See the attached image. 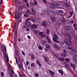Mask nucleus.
<instances>
[{"mask_svg": "<svg viewBox=\"0 0 77 77\" xmlns=\"http://www.w3.org/2000/svg\"><path fill=\"white\" fill-rule=\"evenodd\" d=\"M21 51L22 52V54L24 56H25V53H24V52L23 51Z\"/></svg>", "mask_w": 77, "mask_h": 77, "instance_id": "obj_40", "label": "nucleus"}, {"mask_svg": "<svg viewBox=\"0 0 77 77\" xmlns=\"http://www.w3.org/2000/svg\"><path fill=\"white\" fill-rule=\"evenodd\" d=\"M66 54H62V56L63 57H66Z\"/></svg>", "mask_w": 77, "mask_h": 77, "instance_id": "obj_42", "label": "nucleus"}, {"mask_svg": "<svg viewBox=\"0 0 77 77\" xmlns=\"http://www.w3.org/2000/svg\"><path fill=\"white\" fill-rule=\"evenodd\" d=\"M47 39L48 42H49V43H51V41H50V39H48V38H47Z\"/></svg>", "mask_w": 77, "mask_h": 77, "instance_id": "obj_55", "label": "nucleus"}, {"mask_svg": "<svg viewBox=\"0 0 77 77\" xmlns=\"http://www.w3.org/2000/svg\"><path fill=\"white\" fill-rule=\"evenodd\" d=\"M46 43H47L46 42L44 41H43L42 43V44H43V45H45V44H46Z\"/></svg>", "mask_w": 77, "mask_h": 77, "instance_id": "obj_44", "label": "nucleus"}, {"mask_svg": "<svg viewBox=\"0 0 77 77\" xmlns=\"http://www.w3.org/2000/svg\"><path fill=\"white\" fill-rule=\"evenodd\" d=\"M74 23V21L73 20H71L70 21V23H71V24H73Z\"/></svg>", "mask_w": 77, "mask_h": 77, "instance_id": "obj_56", "label": "nucleus"}, {"mask_svg": "<svg viewBox=\"0 0 77 77\" xmlns=\"http://www.w3.org/2000/svg\"><path fill=\"white\" fill-rule=\"evenodd\" d=\"M63 5H64V6H66V8H68L69 7V6H70V5H69V3H68L66 2H65V3H64L63 4Z\"/></svg>", "mask_w": 77, "mask_h": 77, "instance_id": "obj_13", "label": "nucleus"}, {"mask_svg": "<svg viewBox=\"0 0 77 77\" xmlns=\"http://www.w3.org/2000/svg\"><path fill=\"white\" fill-rule=\"evenodd\" d=\"M31 11L33 14H34V15H35V11L33 9V8H31Z\"/></svg>", "mask_w": 77, "mask_h": 77, "instance_id": "obj_26", "label": "nucleus"}, {"mask_svg": "<svg viewBox=\"0 0 77 77\" xmlns=\"http://www.w3.org/2000/svg\"><path fill=\"white\" fill-rule=\"evenodd\" d=\"M11 72L10 73V75L11 77H14V75H13V74H14V70L12 69H11Z\"/></svg>", "mask_w": 77, "mask_h": 77, "instance_id": "obj_12", "label": "nucleus"}, {"mask_svg": "<svg viewBox=\"0 0 77 77\" xmlns=\"http://www.w3.org/2000/svg\"><path fill=\"white\" fill-rule=\"evenodd\" d=\"M18 67L19 68H21L23 67V66H22V64L21 63H20L18 65Z\"/></svg>", "mask_w": 77, "mask_h": 77, "instance_id": "obj_33", "label": "nucleus"}, {"mask_svg": "<svg viewBox=\"0 0 77 77\" xmlns=\"http://www.w3.org/2000/svg\"><path fill=\"white\" fill-rule=\"evenodd\" d=\"M75 53H76V51L74 50H72L69 52V54L72 55Z\"/></svg>", "mask_w": 77, "mask_h": 77, "instance_id": "obj_7", "label": "nucleus"}, {"mask_svg": "<svg viewBox=\"0 0 77 77\" xmlns=\"http://www.w3.org/2000/svg\"><path fill=\"white\" fill-rule=\"evenodd\" d=\"M3 47H4L5 48V53H6V54H5V57L7 58V60L8 61L7 63H8L9 62V57H8V54L6 53V48L5 47V46H3Z\"/></svg>", "mask_w": 77, "mask_h": 77, "instance_id": "obj_4", "label": "nucleus"}, {"mask_svg": "<svg viewBox=\"0 0 77 77\" xmlns=\"http://www.w3.org/2000/svg\"><path fill=\"white\" fill-rule=\"evenodd\" d=\"M54 47H55L56 49H57L58 50H59L60 49V47L58 45H57V44H54Z\"/></svg>", "mask_w": 77, "mask_h": 77, "instance_id": "obj_17", "label": "nucleus"}, {"mask_svg": "<svg viewBox=\"0 0 77 77\" xmlns=\"http://www.w3.org/2000/svg\"><path fill=\"white\" fill-rule=\"evenodd\" d=\"M36 63L37 64H38L39 66H42V65H41V64L39 63V62L38 61H36Z\"/></svg>", "mask_w": 77, "mask_h": 77, "instance_id": "obj_25", "label": "nucleus"}, {"mask_svg": "<svg viewBox=\"0 0 77 77\" xmlns=\"http://www.w3.org/2000/svg\"><path fill=\"white\" fill-rule=\"evenodd\" d=\"M26 25L27 26H28V27H30V26H31V24H30V23L29 22H26Z\"/></svg>", "mask_w": 77, "mask_h": 77, "instance_id": "obj_27", "label": "nucleus"}, {"mask_svg": "<svg viewBox=\"0 0 77 77\" xmlns=\"http://www.w3.org/2000/svg\"><path fill=\"white\" fill-rule=\"evenodd\" d=\"M59 59L61 61H64V58L59 57Z\"/></svg>", "mask_w": 77, "mask_h": 77, "instance_id": "obj_32", "label": "nucleus"}, {"mask_svg": "<svg viewBox=\"0 0 77 77\" xmlns=\"http://www.w3.org/2000/svg\"><path fill=\"white\" fill-rule=\"evenodd\" d=\"M64 28L65 30H67V31H69V30H71V27L68 26H64Z\"/></svg>", "mask_w": 77, "mask_h": 77, "instance_id": "obj_6", "label": "nucleus"}, {"mask_svg": "<svg viewBox=\"0 0 77 77\" xmlns=\"http://www.w3.org/2000/svg\"><path fill=\"white\" fill-rule=\"evenodd\" d=\"M51 19L52 21H54V22L56 21V18L55 17H51Z\"/></svg>", "mask_w": 77, "mask_h": 77, "instance_id": "obj_20", "label": "nucleus"}, {"mask_svg": "<svg viewBox=\"0 0 77 77\" xmlns=\"http://www.w3.org/2000/svg\"><path fill=\"white\" fill-rule=\"evenodd\" d=\"M29 62L27 61L26 63V65H27V66H28L29 65Z\"/></svg>", "mask_w": 77, "mask_h": 77, "instance_id": "obj_62", "label": "nucleus"}, {"mask_svg": "<svg viewBox=\"0 0 77 77\" xmlns=\"http://www.w3.org/2000/svg\"><path fill=\"white\" fill-rule=\"evenodd\" d=\"M63 53L64 54H66L67 53V51L65 50H64L63 51Z\"/></svg>", "mask_w": 77, "mask_h": 77, "instance_id": "obj_39", "label": "nucleus"}, {"mask_svg": "<svg viewBox=\"0 0 77 77\" xmlns=\"http://www.w3.org/2000/svg\"><path fill=\"white\" fill-rule=\"evenodd\" d=\"M73 27H76V26H77V24H74L73 25Z\"/></svg>", "mask_w": 77, "mask_h": 77, "instance_id": "obj_64", "label": "nucleus"}, {"mask_svg": "<svg viewBox=\"0 0 77 77\" xmlns=\"http://www.w3.org/2000/svg\"><path fill=\"white\" fill-rule=\"evenodd\" d=\"M46 46L47 48H50V45L48 44H46Z\"/></svg>", "mask_w": 77, "mask_h": 77, "instance_id": "obj_45", "label": "nucleus"}, {"mask_svg": "<svg viewBox=\"0 0 77 77\" xmlns=\"http://www.w3.org/2000/svg\"><path fill=\"white\" fill-rule=\"evenodd\" d=\"M64 42H65V43H66L67 45H70L71 44L70 42H69V40L67 39H65L64 40Z\"/></svg>", "mask_w": 77, "mask_h": 77, "instance_id": "obj_8", "label": "nucleus"}, {"mask_svg": "<svg viewBox=\"0 0 77 77\" xmlns=\"http://www.w3.org/2000/svg\"><path fill=\"white\" fill-rule=\"evenodd\" d=\"M65 66V68L67 70L68 69H69V65H68V64H64Z\"/></svg>", "mask_w": 77, "mask_h": 77, "instance_id": "obj_16", "label": "nucleus"}, {"mask_svg": "<svg viewBox=\"0 0 77 77\" xmlns=\"http://www.w3.org/2000/svg\"><path fill=\"white\" fill-rule=\"evenodd\" d=\"M31 21L32 22H35V19L33 18H32L31 19Z\"/></svg>", "mask_w": 77, "mask_h": 77, "instance_id": "obj_50", "label": "nucleus"}, {"mask_svg": "<svg viewBox=\"0 0 77 77\" xmlns=\"http://www.w3.org/2000/svg\"><path fill=\"white\" fill-rule=\"evenodd\" d=\"M16 63L18 65V59L17 58L16 59Z\"/></svg>", "mask_w": 77, "mask_h": 77, "instance_id": "obj_59", "label": "nucleus"}, {"mask_svg": "<svg viewBox=\"0 0 77 77\" xmlns=\"http://www.w3.org/2000/svg\"><path fill=\"white\" fill-rule=\"evenodd\" d=\"M59 73H61V75H62L63 74V72H62V71L61 70H59Z\"/></svg>", "mask_w": 77, "mask_h": 77, "instance_id": "obj_35", "label": "nucleus"}, {"mask_svg": "<svg viewBox=\"0 0 77 77\" xmlns=\"http://www.w3.org/2000/svg\"><path fill=\"white\" fill-rule=\"evenodd\" d=\"M77 59L75 57H74L73 58V60H74V61H76V60Z\"/></svg>", "mask_w": 77, "mask_h": 77, "instance_id": "obj_61", "label": "nucleus"}, {"mask_svg": "<svg viewBox=\"0 0 77 77\" xmlns=\"http://www.w3.org/2000/svg\"><path fill=\"white\" fill-rule=\"evenodd\" d=\"M30 20H31V19L30 18H28L26 21V23H27V22L29 21H30Z\"/></svg>", "mask_w": 77, "mask_h": 77, "instance_id": "obj_48", "label": "nucleus"}, {"mask_svg": "<svg viewBox=\"0 0 77 77\" xmlns=\"http://www.w3.org/2000/svg\"><path fill=\"white\" fill-rule=\"evenodd\" d=\"M35 77H39V74L38 73H35Z\"/></svg>", "mask_w": 77, "mask_h": 77, "instance_id": "obj_38", "label": "nucleus"}, {"mask_svg": "<svg viewBox=\"0 0 77 77\" xmlns=\"http://www.w3.org/2000/svg\"><path fill=\"white\" fill-rule=\"evenodd\" d=\"M70 65L71 66V67L73 68V69H74V70H75V71H76V70H75V65L71 63H70Z\"/></svg>", "mask_w": 77, "mask_h": 77, "instance_id": "obj_11", "label": "nucleus"}, {"mask_svg": "<svg viewBox=\"0 0 77 77\" xmlns=\"http://www.w3.org/2000/svg\"><path fill=\"white\" fill-rule=\"evenodd\" d=\"M47 21H44L42 23V25L43 26H44V27H45L46 26H47Z\"/></svg>", "mask_w": 77, "mask_h": 77, "instance_id": "obj_10", "label": "nucleus"}, {"mask_svg": "<svg viewBox=\"0 0 77 77\" xmlns=\"http://www.w3.org/2000/svg\"><path fill=\"white\" fill-rule=\"evenodd\" d=\"M47 25L48 26H51V23H50L49 22H48V21H47Z\"/></svg>", "mask_w": 77, "mask_h": 77, "instance_id": "obj_37", "label": "nucleus"}, {"mask_svg": "<svg viewBox=\"0 0 77 77\" xmlns=\"http://www.w3.org/2000/svg\"><path fill=\"white\" fill-rule=\"evenodd\" d=\"M49 73H50L52 75H54V72H52L51 70H49Z\"/></svg>", "mask_w": 77, "mask_h": 77, "instance_id": "obj_23", "label": "nucleus"}, {"mask_svg": "<svg viewBox=\"0 0 77 77\" xmlns=\"http://www.w3.org/2000/svg\"><path fill=\"white\" fill-rule=\"evenodd\" d=\"M58 13L60 14H62L63 13V10H59L58 11Z\"/></svg>", "mask_w": 77, "mask_h": 77, "instance_id": "obj_22", "label": "nucleus"}, {"mask_svg": "<svg viewBox=\"0 0 77 77\" xmlns=\"http://www.w3.org/2000/svg\"><path fill=\"white\" fill-rule=\"evenodd\" d=\"M18 56V52L17 51L15 50L14 53V56L15 57H17Z\"/></svg>", "mask_w": 77, "mask_h": 77, "instance_id": "obj_21", "label": "nucleus"}, {"mask_svg": "<svg viewBox=\"0 0 77 77\" xmlns=\"http://www.w3.org/2000/svg\"><path fill=\"white\" fill-rule=\"evenodd\" d=\"M1 76L2 77H3V75H4V73H3V72H1Z\"/></svg>", "mask_w": 77, "mask_h": 77, "instance_id": "obj_53", "label": "nucleus"}, {"mask_svg": "<svg viewBox=\"0 0 77 77\" xmlns=\"http://www.w3.org/2000/svg\"><path fill=\"white\" fill-rule=\"evenodd\" d=\"M54 3L55 7L57 6H59V4L57 2H54Z\"/></svg>", "mask_w": 77, "mask_h": 77, "instance_id": "obj_31", "label": "nucleus"}, {"mask_svg": "<svg viewBox=\"0 0 77 77\" xmlns=\"http://www.w3.org/2000/svg\"><path fill=\"white\" fill-rule=\"evenodd\" d=\"M70 33L72 36H75L74 35V32L73 31H70Z\"/></svg>", "mask_w": 77, "mask_h": 77, "instance_id": "obj_28", "label": "nucleus"}, {"mask_svg": "<svg viewBox=\"0 0 77 77\" xmlns=\"http://www.w3.org/2000/svg\"><path fill=\"white\" fill-rule=\"evenodd\" d=\"M26 14H30V10H27L26 12H25Z\"/></svg>", "mask_w": 77, "mask_h": 77, "instance_id": "obj_29", "label": "nucleus"}, {"mask_svg": "<svg viewBox=\"0 0 77 77\" xmlns=\"http://www.w3.org/2000/svg\"><path fill=\"white\" fill-rule=\"evenodd\" d=\"M46 32L48 35V34H49V32H50V31L48 30L47 29Z\"/></svg>", "mask_w": 77, "mask_h": 77, "instance_id": "obj_54", "label": "nucleus"}, {"mask_svg": "<svg viewBox=\"0 0 77 77\" xmlns=\"http://www.w3.org/2000/svg\"><path fill=\"white\" fill-rule=\"evenodd\" d=\"M45 61L46 62H48V61H49V59L46 56H45L43 57Z\"/></svg>", "mask_w": 77, "mask_h": 77, "instance_id": "obj_14", "label": "nucleus"}, {"mask_svg": "<svg viewBox=\"0 0 77 77\" xmlns=\"http://www.w3.org/2000/svg\"><path fill=\"white\" fill-rule=\"evenodd\" d=\"M37 3H36V2L34 1V6H37Z\"/></svg>", "mask_w": 77, "mask_h": 77, "instance_id": "obj_51", "label": "nucleus"}, {"mask_svg": "<svg viewBox=\"0 0 77 77\" xmlns=\"http://www.w3.org/2000/svg\"><path fill=\"white\" fill-rule=\"evenodd\" d=\"M24 8V5H22L20 7V10H22V9H23Z\"/></svg>", "mask_w": 77, "mask_h": 77, "instance_id": "obj_41", "label": "nucleus"}, {"mask_svg": "<svg viewBox=\"0 0 77 77\" xmlns=\"http://www.w3.org/2000/svg\"><path fill=\"white\" fill-rule=\"evenodd\" d=\"M38 48L39 50H42L43 48H42V47L40 45L38 46Z\"/></svg>", "mask_w": 77, "mask_h": 77, "instance_id": "obj_30", "label": "nucleus"}, {"mask_svg": "<svg viewBox=\"0 0 77 77\" xmlns=\"http://www.w3.org/2000/svg\"><path fill=\"white\" fill-rule=\"evenodd\" d=\"M55 57H56V58H58V54H56L54 55Z\"/></svg>", "mask_w": 77, "mask_h": 77, "instance_id": "obj_57", "label": "nucleus"}, {"mask_svg": "<svg viewBox=\"0 0 77 77\" xmlns=\"http://www.w3.org/2000/svg\"><path fill=\"white\" fill-rule=\"evenodd\" d=\"M31 60H33L34 59H35V55L33 54H31Z\"/></svg>", "mask_w": 77, "mask_h": 77, "instance_id": "obj_18", "label": "nucleus"}, {"mask_svg": "<svg viewBox=\"0 0 77 77\" xmlns=\"http://www.w3.org/2000/svg\"><path fill=\"white\" fill-rule=\"evenodd\" d=\"M20 17V15L19 14V12L18 11H16L15 12V18L16 20H17V19H19Z\"/></svg>", "mask_w": 77, "mask_h": 77, "instance_id": "obj_2", "label": "nucleus"}, {"mask_svg": "<svg viewBox=\"0 0 77 77\" xmlns=\"http://www.w3.org/2000/svg\"><path fill=\"white\" fill-rule=\"evenodd\" d=\"M31 28L32 29H33V30H35V29H36L37 27V26L35 24H33L31 25Z\"/></svg>", "mask_w": 77, "mask_h": 77, "instance_id": "obj_9", "label": "nucleus"}, {"mask_svg": "<svg viewBox=\"0 0 77 77\" xmlns=\"http://www.w3.org/2000/svg\"><path fill=\"white\" fill-rule=\"evenodd\" d=\"M60 36L61 37H62V38H65V36H64V34L63 33H61L60 35Z\"/></svg>", "mask_w": 77, "mask_h": 77, "instance_id": "obj_34", "label": "nucleus"}, {"mask_svg": "<svg viewBox=\"0 0 77 77\" xmlns=\"http://www.w3.org/2000/svg\"><path fill=\"white\" fill-rule=\"evenodd\" d=\"M38 35H40V37L41 38H45V35L44 34V32H39L38 33Z\"/></svg>", "mask_w": 77, "mask_h": 77, "instance_id": "obj_5", "label": "nucleus"}, {"mask_svg": "<svg viewBox=\"0 0 77 77\" xmlns=\"http://www.w3.org/2000/svg\"><path fill=\"white\" fill-rule=\"evenodd\" d=\"M56 12H54L53 11H51L50 12V15H54L55 14H56L55 13Z\"/></svg>", "mask_w": 77, "mask_h": 77, "instance_id": "obj_19", "label": "nucleus"}, {"mask_svg": "<svg viewBox=\"0 0 77 77\" xmlns=\"http://www.w3.org/2000/svg\"><path fill=\"white\" fill-rule=\"evenodd\" d=\"M69 14H70V16H71V17H72V15H73V14H74V13H73V12H69Z\"/></svg>", "mask_w": 77, "mask_h": 77, "instance_id": "obj_47", "label": "nucleus"}, {"mask_svg": "<svg viewBox=\"0 0 77 77\" xmlns=\"http://www.w3.org/2000/svg\"><path fill=\"white\" fill-rule=\"evenodd\" d=\"M54 37H53L52 39L53 41L55 42H57V39H58V36L55 32L54 33Z\"/></svg>", "mask_w": 77, "mask_h": 77, "instance_id": "obj_1", "label": "nucleus"}, {"mask_svg": "<svg viewBox=\"0 0 77 77\" xmlns=\"http://www.w3.org/2000/svg\"><path fill=\"white\" fill-rule=\"evenodd\" d=\"M26 5L27 8H29V4H28V3H27L26 4Z\"/></svg>", "mask_w": 77, "mask_h": 77, "instance_id": "obj_60", "label": "nucleus"}, {"mask_svg": "<svg viewBox=\"0 0 77 77\" xmlns=\"http://www.w3.org/2000/svg\"><path fill=\"white\" fill-rule=\"evenodd\" d=\"M66 36L68 37V39H69V41H70V42H72V38L71 37V36L68 32H66Z\"/></svg>", "mask_w": 77, "mask_h": 77, "instance_id": "obj_3", "label": "nucleus"}, {"mask_svg": "<svg viewBox=\"0 0 77 77\" xmlns=\"http://www.w3.org/2000/svg\"><path fill=\"white\" fill-rule=\"evenodd\" d=\"M65 60L67 62H69L70 61L69 59L68 58H66L65 59Z\"/></svg>", "mask_w": 77, "mask_h": 77, "instance_id": "obj_36", "label": "nucleus"}, {"mask_svg": "<svg viewBox=\"0 0 77 77\" xmlns=\"http://www.w3.org/2000/svg\"><path fill=\"white\" fill-rule=\"evenodd\" d=\"M43 2L45 3V4H47V2H46V0H42Z\"/></svg>", "mask_w": 77, "mask_h": 77, "instance_id": "obj_58", "label": "nucleus"}, {"mask_svg": "<svg viewBox=\"0 0 77 77\" xmlns=\"http://www.w3.org/2000/svg\"><path fill=\"white\" fill-rule=\"evenodd\" d=\"M34 33H38V31L37 30H35L34 31Z\"/></svg>", "mask_w": 77, "mask_h": 77, "instance_id": "obj_63", "label": "nucleus"}, {"mask_svg": "<svg viewBox=\"0 0 77 77\" xmlns=\"http://www.w3.org/2000/svg\"><path fill=\"white\" fill-rule=\"evenodd\" d=\"M30 5H31L32 6H34V3L33 2H30Z\"/></svg>", "mask_w": 77, "mask_h": 77, "instance_id": "obj_46", "label": "nucleus"}, {"mask_svg": "<svg viewBox=\"0 0 77 77\" xmlns=\"http://www.w3.org/2000/svg\"><path fill=\"white\" fill-rule=\"evenodd\" d=\"M50 7L51 9H54V8H55V6L54 4H52L51 5Z\"/></svg>", "mask_w": 77, "mask_h": 77, "instance_id": "obj_24", "label": "nucleus"}, {"mask_svg": "<svg viewBox=\"0 0 77 77\" xmlns=\"http://www.w3.org/2000/svg\"><path fill=\"white\" fill-rule=\"evenodd\" d=\"M35 63H32L31 66V67H34V66H35Z\"/></svg>", "mask_w": 77, "mask_h": 77, "instance_id": "obj_43", "label": "nucleus"}, {"mask_svg": "<svg viewBox=\"0 0 77 77\" xmlns=\"http://www.w3.org/2000/svg\"><path fill=\"white\" fill-rule=\"evenodd\" d=\"M60 45H63L64 44V42L63 41H61L60 42Z\"/></svg>", "mask_w": 77, "mask_h": 77, "instance_id": "obj_49", "label": "nucleus"}, {"mask_svg": "<svg viewBox=\"0 0 77 77\" xmlns=\"http://www.w3.org/2000/svg\"><path fill=\"white\" fill-rule=\"evenodd\" d=\"M60 20L61 21H62V22L63 23H65V22L66 20H65V19L64 18L61 17L60 18Z\"/></svg>", "mask_w": 77, "mask_h": 77, "instance_id": "obj_15", "label": "nucleus"}, {"mask_svg": "<svg viewBox=\"0 0 77 77\" xmlns=\"http://www.w3.org/2000/svg\"><path fill=\"white\" fill-rule=\"evenodd\" d=\"M24 16L25 17H29V15L26 14H24Z\"/></svg>", "mask_w": 77, "mask_h": 77, "instance_id": "obj_52", "label": "nucleus"}]
</instances>
